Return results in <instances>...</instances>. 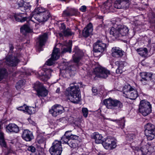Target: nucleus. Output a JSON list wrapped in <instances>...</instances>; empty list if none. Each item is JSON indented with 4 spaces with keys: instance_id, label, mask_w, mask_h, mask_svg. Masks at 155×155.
<instances>
[{
    "instance_id": "23",
    "label": "nucleus",
    "mask_w": 155,
    "mask_h": 155,
    "mask_svg": "<svg viewBox=\"0 0 155 155\" xmlns=\"http://www.w3.org/2000/svg\"><path fill=\"white\" fill-rule=\"evenodd\" d=\"M71 130H69L66 131L64 135L61 138V142L64 144H67L68 145V143L70 141L69 136V132H71Z\"/></svg>"
},
{
    "instance_id": "52",
    "label": "nucleus",
    "mask_w": 155,
    "mask_h": 155,
    "mask_svg": "<svg viewBox=\"0 0 155 155\" xmlns=\"http://www.w3.org/2000/svg\"><path fill=\"white\" fill-rule=\"evenodd\" d=\"M66 30V26L64 24H61L60 27V30L61 32L62 33L63 32V31Z\"/></svg>"
},
{
    "instance_id": "37",
    "label": "nucleus",
    "mask_w": 155,
    "mask_h": 155,
    "mask_svg": "<svg viewBox=\"0 0 155 155\" xmlns=\"http://www.w3.org/2000/svg\"><path fill=\"white\" fill-rule=\"evenodd\" d=\"M0 145L4 147H6L4 137V134L1 131H0Z\"/></svg>"
},
{
    "instance_id": "36",
    "label": "nucleus",
    "mask_w": 155,
    "mask_h": 155,
    "mask_svg": "<svg viewBox=\"0 0 155 155\" xmlns=\"http://www.w3.org/2000/svg\"><path fill=\"white\" fill-rule=\"evenodd\" d=\"M30 30L29 27L28 25H24L20 28L21 32L23 34H25L26 32H29Z\"/></svg>"
},
{
    "instance_id": "58",
    "label": "nucleus",
    "mask_w": 155,
    "mask_h": 155,
    "mask_svg": "<svg viewBox=\"0 0 155 155\" xmlns=\"http://www.w3.org/2000/svg\"><path fill=\"white\" fill-rule=\"evenodd\" d=\"M1 128V126L0 125V129Z\"/></svg>"
},
{
    "instance_id": "2",
    "label": "nucleus",
    "mask_w": 155,
    "mask_h": 155,
    "mask_svg": "<svg viewBox=\"0 0 155 155\" xmlns=\"http://www.w3.org/2000/svg\"><path fill=\"white\" fill-rule=\"evenodd\" d=\"M129 29L128 28L124 25H119L116 28L112 27L110 33L116 38L121 36H126L128 34Z\"/></svg>"
},
{
    "instance_id": "24",
    "label": "nucleus",
    "mask_w": 155,
    "mask_h": 155,
    "mask_svg": "<svg viewBox=\"0 0 155 155\" xmlns=\"http://www.w3.org/2000/svg\"><path fill=\"white\" fill-rule=\"evenodd\" d=\"M111 4L110 3L106 2L103 4L101 7L102 11L106 13L111 11Z\"/></svg>"
},
{
    "instance_id": "50",
    "label": "nucleus",
    "mask_w": 155,
    "mask_h": 155,
    "mask_svg": "<svg viewBox=\"0 0 155 155\" xmlns=\"http://www.w3.org/2000/svg\"><path fill=\"white\" fill-rule=\"evenodd\" d=\"M24 2L23 0H19L17 2V4L19 7H21L23 5Z\"/></svg>"
},
{
    "instance_id": "20",
    "label": "nucleus",
    "mask_w": 155,
    "mask_h": 155,
    "mask_svg": "<svg viewBox=\"0 0 155 155\" xmlns=\"http://www.w3.org/2000/svg\"><path fill=\"white\" fill-rule=\"evenodd\" d=\"M53 71L51 69H46L45 71L42 70L40 71L38 74L40 77H42V78H45V79H47L49 78L51 75V73Z\"/></svg>"
},
{
    "instance_id": "17",
    "label": "nucleus",
    "mask_w": 155,
    "mask_h": 155,
    "mask_svg": "<svg viewBox=\"0 0 155 155\" xmlns=\"http://www.w3.org/2000/svg\"><path fill=\"white\" fill-rule=\"evenodd\" d=\"M7 132L17 133L19 131V127L15 124H9L6 127Z\"/></svg>"
},
{
    "instance_id": "4",
    "label": "nucleus",
    "mask_w": 155,
    "mask_h": 155,
    "mask_svg": "<svg viewBox=\"0 0 155 155\" xmlns=\"http://www.w3.org/2000/svg\"><path fill=\"white\" fill-rule=\"evenodd\" d=\"M124 96L131 100H135L138 96V93L136 89H135L130 85L125 86L123 88Z\"/></svg>"
},
{
    "instance_id": "22",
    "label": "nucleus",
    "mask_w": 155,
    "mask_h": 155,
    "mask_svg": "<svg viewBox=\"0 0 155 155\" xmlns=\"http://www.w3.org/2000/svg\"><path fill=\"white\" fill-rule=\"evenodd\" d=\"M37 91L38 95L39 97H44L48 94V90L44 87H42L41 88L37 90Z\"/></svg>"
},
{
    "instance_id": "43",
    "label": "nucleus",
    "mask_w": 155,
    "mask_h": 155,
    "mask_svg": "<svg viewBox=\"0 0 155 155\" xmlns=\"http://www.w3.org/2000/svg\"><path fill=\"white\" fill-rule=\"evenodd\" d=\"M121 8H125L127 7V6L129 5V0H120Z\"/></svg>"
},
{
    "instance_id": "8",
    "label": "nucleus",
    "mask_w": 155,
    "mask_h": 155,
    "mask_svg": "<svg viewBox=\"0 0 155 155\" xmlns=\"http://www.w3.org/2000/svg\"><path fill=\"white\" fill-rule=\"evenodd\" d=\"M94 72L96 76L103 78H106L110 74L109 70L100 66L96 68Z\"/></svg>"
},
{
    "instance_id": "47",
    "label": "nucleus",
    "mask_w": 155,
    "mask_h": 155,
    "mask_svg": "<svg viewBox=\"0 0 155 155\" xmlns=\"http://www.w3.org/2000/svg\"><path fill=\"white\" fill-rule=\"evenodd\" d=\"M114 8H121V6L120 0L116 1L114 3Z\"/></svg>"
},
{
    "instance_id": "14",
    "label": "nucleus",
    "mask_w": 155,
    "mask_h": 155,
    "mask_svg": "<svg viewBox=\"0 0 155 155\" xmlns=\"http://www.w3.org/2000/svg\"><path fill=\"white\" fill-rule=\"evenodd\" d=\"M22 137L27 141H30L34 137L32 132L27 129H25L23 131Z\"/></svg>"
},
{
    "instance_id": "12",
    "label": "nucleus",
    "mask_w": 155,
    "mask_h": 155,
    "mask_svg": "<svg viewBox=\"0 0 155 155\" xmlns=\"http://www.w3.org/2000/svg\"><path fill=\"white\" fill-rule=\"evenodd\" d=\"M106 47V44L102 41H97L94 45V51L95 52L102 53L105 50Z\"/></svg>"
},
{
    "instance_id": "18",
    "label": "nucleus",
    "mask_w": 155,
    "mask_h": 155,
    "mask_svg": "<svg viewBox=\"0 0 155 155\" xmlns=\"http://www.w3.org/2000/svg\"><path fill=\"white\" fill-rule=\"evenodd\" d=\"M93 30L92 24L91 23H89L84 28L82 32L83 36L85 37H88L91 33Z\"/></svg>"
},
{
    "instance_id": "16",
    "label": "nucleus",
    "mask_w": 155,
    "mask_h": 155,
    "mask_svg": "<svg viewBox=\"0 0 155 155\" xmlns=\"http://www.w3.org/2000/svg\"><path fill=\"white\" fill-rule=\"evenodd\" d=\"M48 39V35L46 33L40 35L38 38V41L37 43L38 45V48H40L43 45H44Z\"/></svg>"
},
{
    "instance_id": "29",
    "label": "nucleus",
    "mask_w": 155,
    "mask_h": 155,
    "mask_svg": "<svg viewBox=\"0 0 155 155\" xmlns=\"http://www.w3.org/2000/svg\"><path fill=\"white\" fill-rule=\"evenodd\" d=\"M137 51L140 56L143 57L147 56L148 52L146 48H140L137 49Z\"/></svg>"
},
{
    "instance_id": "15",
    "label": "nucleus",
    "mask_w": 155,
    "mask_h": 155,
    "mask_svg": "<svg viewBox=\"0 0 155 155\" xmlns=\"http://www.w3.org/2000/svg\"><path fill=\"white\" fill-rule=\"evenodd\" d=\"M111 55L113 57L118 58L121 57L123 55L124 52L119 48L113 47L111 50Z\"/></svg>"
},
{
    "instance_id": "42",
    "label": "nucleus",
    "mask_w": 155,
    "mask_h": 155,
    "mask_svg": "<svg viewBox=\"0 0 155 155\" xmlns=\"http://www.w3.org/2000/svg\"><path fill=\"white\" fill-rule=\"evenodd\" d=\"M26 111L29 114H31L35 113V108L34 107L27 106Z\"/></svg>"
},
{
    "instance_id": "56",
    "label": "nucleus",
    "mask_w": 155,
    "mask_h": 155,
    "mask_svg": "<svg viewBox=\"0 0 155 155\" xmlns=\"http://www.w3.org/2000/svg\"><path fill=\"white\" fill-rule=\"evenodd\" d=\"M60 91V89L59 88H58L56 90V93H58Z\"/></svg>"
},
{
    "instance_id": "39",
    "label": "nucleus",
    "mask_w": 155,
    "mask_h": 155,
    "mask_svg": "<svg viewBox=\"0 0 155 155\" xmlns=\"http://www.w3.org/2000/svg\"><path fill=\"white\" fill-rule=\"evenodd\" d=\"M69 136L70 140H75L76 141H80L79 137L75 135L72 134L69 132Z\"/></svg>"
},
{
    "instance_id": "31",
    "label": "nucleus",
    "mask_w": 155,
    "mask_h": 155,
    "mask_svg": "<svg viewBox=\"0 0 155 155\" xmlns=\"http://www.w3.org/2000/svg\"><path fill=\"white\" fill-rule=\"evenodd\" d=\"M46 11L45 9L42 8L41 7H38L35 9L34 12L32 13V15L43 14V13L45 12Z\"/></svg>"
},
{
    "instance_id": "44",
    "label": "nucleus",
    "mask_w": 155,
    "mask_h": 155,
    "mask_svg": "<svg viewBox=\"0 0 155 155\" xmlns=\"http://www.w3.org/2000/svg\"><path fill=\"white\" fill-rule=\"evenodd\" d=\"M30 5L29 3L24 2L23 5L21 8L20 9L22 11L25 12L26 10L29 9L30 7Z\"/></svg>"
},
{
    "instance_id": "40",
    "label": "nucleus",
    "mask_w": 155,
    "mask_h": 155,
    "mask_svg": "<svg viewBox=\"0 0 155 155\" xmlns=\"http://www.w3.org/2000/svg\"><path fill=\"white\" fill-rule=\"evenodd\" d=\"M74 62L77 64H78L81 59V57L75 53V54L73 56Z\"/></svg>"
},
{
    "instance_id": "45",
    "label": "nucleus",
    "mask_w": 155,
    "mask_h": 155,
    "mask_svg": "<svg viewBox=\"0 0 155 155\" xmlns=\"http://www.w3.org/2000/svg\"><path fill=\"white\" fill-rule=\"evenodd\" d=\"M15 18L16 20L18 21H20L21 22H23L25 21L26 20V17H24L22 18L20 16H15Z\"/></svg>"
},
{
    "instance_id": "38",
    "label": "nucleus",
    "mask_w": 155,
    "mask_h": 155,
    "mask_svg": "<svg viewBox=\"0 0 155 155\" xmlns=\"http://www.w3.org/2000/svg\"><path fill=\"white\" fill-rule=\"evenodd\" d=\"M80 141H76L75 140H70L68 145L71 148H76L78 146V143Z\"/></svg>"
},
{
    "instance_id": "30",
    "label": "nucleus",
    "mask_w": 155,
    "mask_h": 155,
    "mask_svg": "<svg viewBox=\"0 0 155 155\" xmlns=\"http://www.w3.org/2000/svg\"><path fill=\"white\" fill-rule=\"evenodd\" d=\"M148 147H149L148 146L144 145L141 148L140 150L143 155H147V154H150L151 153Z\"/></svg>"
},
{
    "instance_id": "5",
    "label": "nucleus",
    "mask_w": 155,
    "mask_h": 155,
    "mask_svg": "<svg viewBox=\"0 0 155 155\" xmlns=\"http://www.w3.org/2000/svg\"><path fill=\"white\" fill-rule=\"evenodd\" d=\"M139 110V112L143 115L146 116L151 112V106L149 102L143 100L140 102Z\"/></svg>"
},
{
    "instance_id": "46",
    "label": "nucleus",
    "mask_w": 155,
    "mask_h": 155,
    "mask_svg": "<svg viewBox=\"0 0 155 155\" xmlns=\"http://www.w3.org/2000/svg\"><path fill=\"white\" fill-rule=\"evenodd\" d=\"M38 142L40 144H43L45 145V139L44 137H38L37 139Z\"/></svg>"
},
{
    "instance_id": "57",
    "label": "nucleus",
    "mask_w": 155,
    "mask_h": 155,
    "mask_svg": "<svg viewBox=\"0 0 155 155\" xmlns=\"http://www.w3.org/2000/svg\"><path fill=\"white\" fill-rule=\"evenodd\" d=\"M135 136L133 135V137L132 136V139H133L134 137Z\"/></svg>"
},
{
    "instance_id": "10",
    "label": "nucleus",
    "mask_w": 155,
    "mask_h": 155,
    "mask_svg": "<svg viewBox=\"0 0 155 155\" xmlns=\"http://www.w3.org/2000/svg\"><path fill=\"white\" fill-rule=\"evenodd\" d=\"M60 51L59 49L54 48L53 50L51 58L46 62L48 65L49 66L52 65L54 64V61L58 59L60 56Z\"/></svg>"
},
{
    "instance_id": "25",
    "label": "nucleus",
    "mask_w": 155,
    "mask_h": 155,
    "mask_svg": "<svg viewBox=\"0 0 155 155\" xmlns=\"http://www.w3.org/2000/svg\"><path fill=\"white\" fill-rule=\"evenodd\" d=\"M104 119H108L111 121L116 122V123L118 124V125L120 126V127L121 128V129L123 128L124 126L125 120H124V117L121 118L119 119L115 120H112L110 118L107 119V118H105V117H104Z\"/></svg>"
},
{
    "instance_id": "53",
    "label": "nucleus",
    "mask_w": 155,
    "mask_h": 155,
    "mask_svg": "<svg viewBox=\"0 0 155 155\" xmlns=\"http://www.w3.org/2000/svg\"><path fill=\"white\" fill-rule=\"evenodd\" d=\"M28 149L29 151H31L32 152H34L35 151V148L34 147L32 146L28 147Z\"/></svg>"
},
{
    "instance_id": "51",
    "label": "nucleus",
    "mask_w": 155,
    "mask_h": 155,
    "mask_svg": "<svg viewBox=\"0 0 155 155\" xmlns=\"http://www.w3.org/2000/svg\"><path fill=\"white\" fill-rule=\"evenodd\" d=\"M27 106L26 105H24L23 106L20 107L18 108V110H23L26 111Z\"/></svg>"
},
{
    "instance_id": "33",
    "label": "nucleus",
    "mask_w": 155,
    "mask_h": 155,
    "mask_svg": "<svg viewBox=\"0 0 155 155\" xmlns=\"http://www.w3.org/2000/svg\"><path fill=\"white\" fill-rule=\"evenodd\" d=\"M72 45V42L69 41L68 43L67 47L63 49L61 52L62 53H64L67 52H69V53L71 52Z\"/></svg>"
},
{
    "instance_id": "27",
    "label": "nucleus",
    "mask_w": 155,
    "mask_h": 155,
    "mask_svg": "<svg viewBox=\"0 0 155 155\" xmlns=\"http://www.w3.org/2000/svg\"><path fill=\"white\" fill-rule=\"evenodd\" d=\"M42 15V14H40V15H33L31 18L32 20L34 18L39 22L46 21H47V18L46 17L45 18H44L43 16L41 15Z\"/></svg>"
},
{
    "instance_id": "11",
    "label": "nucleus",
    "mask_w": 155,
    "mask_h": 155,
    "mask_svg": "<svg viewBox=\"0 0 155 155\" xmlns=\"http://www.w3.org/2000/svg\"><path fill=\"white\" fill-rule=\"evenodd\" d=\"M3 61L5 63L11 66H15L18 62V59L13 57L12 55H8L6 56Z\"/></svg>"
},
{
    "instance_id": "55",
    "label": "nucleus",
    "mask_w": 155,
    "mask_h": 155,
    "mask_svg": "<svg viewBox=\"0 0 155 155\" xmlns=\"http://www.w3.org/2000/svg\"><path fill=\"white\" fill-rule=\"evenodd\" d=\"M92 91L93 95H95L97 94V90L94 87H93L92 89Z\"/></svg>"
},
{
    "instance_id": "21",
    "label": "nucleus",
    "mask_w": 155,
    "mask_h": 155,
    "mask_svg": "<svg viewBox=\"0 0 155 155\" xmlns=\"http://www.w3.org/2000/svg\"><path fill=\"white\" fill-rule=\"evenodd\" d=\"M125 63L124 61H117L115 62V64L118 67L116 70V72L117 74H120L122 73L123 69Z\"/></svg>"
},
{
    "instance_id": "19",
    "label": "nucleus",
    "mask_w": 155,
    "mask_h": 155,
    "mask_svg": "<svg viewBox=\"0 0 155 155\" xmlns=\"http://www.w3.org/2000/svg\"><path fill=\"white\" fill-rule=\"evenodd\" d=\"M78 14V10L73 8H71L68 10L64 11L63 13L62 16L63 17L71 16L73 15H76Z\"/></svg>"
},
{
    "instance_id": "49",
    "label": "nucleus",
    "mask_w": 155,
    "mask_h": 155,
    "mask_svg": "<svg viewBox=\"0 0 155 155\" xmlns=\"http://www.w3.org/2000/svg\"><path fill=\"white\" fill-rule=\"evenodd\" d=\"M41 15L45 18L46 17L47 18V20L51 16V15L49 12L47 11H46L45 12L43 13V14H42Z\"/></svg>"
},
{
    "instance_id": "34",
    "label": "nucleus",
    "mask_w": 155,
    "mask_h": 155,
    "mask_svg": "<svg viewBox=\"0 0 155 155\" xmlns=\"http://www.w3.org/2000/svg\"><path fill=\"white\" fill-rule=\"evenodd\" d=\"M110 141L109 140V138H107L105 139V140L103 141L102 142V144L104 147L106 149L109 150V143H110Z\"/></svg>"
},
{
    "instance_id": "9",
    "label": "nucleus",
    "mask_w": 155,
    "mask_h": 155,
    "mask_svg": "<svg viewBox=\"0 0 155 155\" xmlns=\"http://www.w3.org/2000/svg\"><path fill=\"white\" fill-rule=\"evenodd\" d=\"M64 111V107L60 104H55L49 110L50 113L54 117L60 115Z\"/></svg>"
},
{
    "instance_id": "1",
    "label": "nucleus",
    "mask_w": 155,
    "mask_h": 155,
    "mask_svg": "<svg viewBox=\"0 0 155 155\" xmlns=\"http://www.w3.org/2000/svg\"><path fill=\"white\" fill-rule=\"evenodd\" d=\"M82 83H77L75 82L71 83L70 87L66 90L65 93L68 95L69 100L74 103H78L81 100L79 87H82Z\"/></svg>"
},
{
    "instance_id": "54",
    "label": "nucleus",
    "mask_w": 155,
    "mask_h": 155,
    "mask_svg": "<svg viewBox=\"0 0 155 155\" xmlns=\"http://www.w3.org/2000/svg\"><path fill=\"white\" fill-rule=\"evenodd\" d=\"M86 7L85 6L83 5L80 8V10L82 12H84L86 11Z\"/></svg>"
},
{
    "instance_id": "13",
    "label": "nucleus",
    "mask_w": 155,
    "mask_h": 155,
    "mask_svg": "<svg viewBox=\"0 0 155 155\" xmlns=\"http://www.w3.org/2000/svg\"><path fill=\"white\" fill-rule=\"evenodd\" d=\"M140 75L142 78L140 81L143 85L147 84L149 80H150L153 82H155V80H153L152 78L153 76L152 74L151 73L143 72Z\"/></svg>"
},
{
    "instance_id": "6",
    "label": "nucleus",
    "mask_w": 155,
    "mask_h": 155,
    "mask_svg": "<svg viewBox=\"0 0 155 155\" xmlns=\"http://www.w3.org/2000/svg\"><path fill=\"white\" fill-rule=\"evenodd\" d=\"M145 135L148 140H151L155 137V127L151 123L147 124L144 127Z\"/></svg>"
},
{
    "instance_id": "41",
    "label": "nucleus",
    "mask_w": 155,
    "mask_h": 155,
    "mask_svg": "<svg viewBox=\"0 0 155 155\" xmlns=\"http://www.w3.org/2000/svg\"><path fill=\"white\" fill-rule=\"evenodd\" d=\"M25 84L24 81L21 80L19 81L16 84L15 87L17 90H19Z\"/></svg>"
},
{
    "instance_id": "28",
    "label": "nucleus",
    "mask_w": 155,
    "mask_h": 155,
    "mask_svg": "<svg viewBox=\"0 0 155 155\" xmlns=\"http://www.w3.org/2000/svg\"><path fill=\"white\" fill-rule=\"evenodd\" d=\"M73 34V33L71 31V30L68 28L66 29L65 30L63 31V32L60 33L58 34L60 37H63V36H71Z\"/></svg>"
},
{
    "instance_id": "35",
    "label": "nucleus",
    "mask_w": 155,
    "mask_h": 155,
    "mask_svg": "<svg viewBox=\"0 0 155 155\" xmlns=\"http://www.w3.org/2000/svg\"><path fill=\"white\" fill-rule=\"evenodd\" d=\"M109 140L110 141L109 144V146H110L109 150H111L115 148L117 146L116 142L115 140L113 139L110 138H109Z\"/></svg>"
},
{
    "instance_id": "3",
    "label": "nucleus",
    "mask_w": 155,
    "mask_h": 155,
    "mask_svg": "<svg viewBox=\"0 0 155 155\" xmlns=\"http://www.w3.org/2000/svg\"><path fill=\"white\" fill-rule=\"evenodd\" d=\"M104 103L107 109L112 110H116L117 107L118 108H121L123 107L122 103L120 101L110 98L105 99L104 101Z\"/></svg>"
},
{
    "instance_id": "7",
    "label": "nucleus",
    "mask_w": 155,
    "mask_h": 155,
    "mask_svg": "<svg viewBox=\"0 0 155 155\" xmlns=\"http://www.w3.org/2000/svg\"><path fill=\"white\" fill-rule=\"evenodd\" d=\"M49 150L51 155H61L62 151L61 142L59 141L55 140Z\"/></svg>"
},
{
    "instance_id": "48",
    "label": "nucleus",
    "mask_w": 155,
    "mask_h": 155,
    "mask_svg": "<svg viewBox=\"0 0 155 155\" xmlns=\"http://www.w3.org/2000/svg\"><path fill=\"white\" fill-rule=\"evenodd\" d=\"M82 111L84 116L85 117H87L88 113V110L86 108H83L82 109Z\"/></svg>"
},
{
    "instance_id": "26",
    "label": "nucleus",
    "mask_w": 155,
    "mask_h": 155,
    "mask_svg": "<svg viewBox=\"0 0 155 155\" xmlns=\"http://www.w3.org/2000/svg\"><path fill=\"white\" fill-rule=\"evenodd\" d=\"M93 138L95 140L96 143L97 144L102 143L103 137L101 134L95 132L94 134Z\"/></svg>"
},
{
    "instance_id": "32",
    "label": "nucleus",
    "mask_w": 155,
    "mask_h": 155,
    "mask_svg": "<svg viewBox=\"0 0 155 155\" xmlns=\"http://www.w3.org/2000/svg\"><path fill=\"white\" fill-rule=\"evenodd\" d=\"M1 65L0 63V81L7 75L6 70L5 68H1Z\"/></svg>"
}]
</instances>
